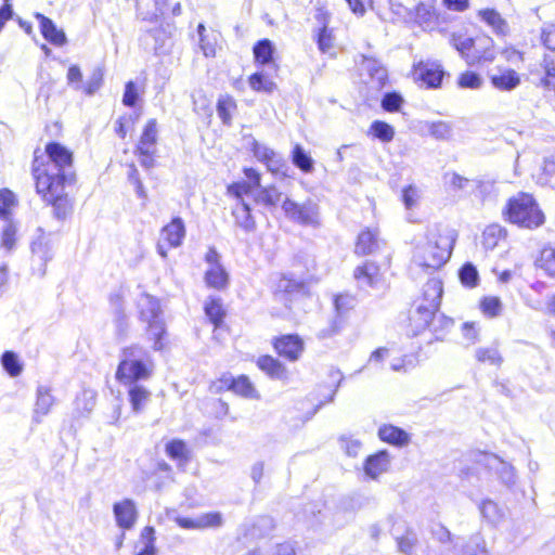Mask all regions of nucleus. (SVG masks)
Here are the masks:
<instances>
[{
  "mask_svg": "<svg viewBox=\"0 0 555 555\" xmlns=\"http://www.w3.org/2000/svg\"><path fill=\"white\" fill-rule=\"evenodd\" d=\"M44 152L48 160L38 164L36 156L33 166L36 191L52 206L53 217L65 220L73 212V201L67 192L76 182L73 153L59 142L48 143Z\"/></svg>",
  "mask_w": 555,
  "mask_h": 555,
  "instance_id": "1",
  "label": "nucleus"
},
{
  "mask_svg": "<svg viewBox=\"0 0 555 555\" xmlns=\"http://www.w3.org/2000/svg\"><path fill=\"white\" fill-rule=\"evenodd\" d=\"M456 236V232L446 224H429L424 238L415 244L412 270L431 274L442 268L451 257Z\"/></svg>",
  "mask_w": 555,
  "mask_h": 555,
  "instance_id": "2",
  "label": "nucleus"
},
{
  "mask_svg": "<svg viewBox=\"0 0 555 555\" xmlns=\"http://www.w3.org/2000/svg\"><path fill=\"white\" fill-rule=\"evenodd\" d=\"M442 282L433 278L427 281L423 289L422 302L416 307L410 317L413 335L429 328L436 339H442L446 331L452 326L453 321L442 314H437L442 297Z\"/></svg>",
  "mask_w": 555,
  "mask_h": 555,
  "instance_id": "3",
  "label": "nucleus"
},
{
  "mask_svg": "<svg viewBox=\"0 0 555 555\" xmlns=\"http://www.w3.org/2000/svg\"><path fill=\"white\" fill-rule=\"evenodd\" d=\"M154 370L150 352L140 345H131L121 350L115 377L122 386L141 384L153 376Z\"/></svg>",
  "mask_w": 555,
  "mask_h": 555,
  "instance_id": "4",
  "label": "nucleus"
},
{
  "mask_svg": "<svg viewBox=\"0 0 555 555\" xmlns=\"http://www.w3.org/2000/svg\"><path fill=\"white\" fill-rule=\"evenodd\" d=\"M139 320L146 323V334L150 340H154L153 349L160 351L164 348L163 339L166 335V324L159 300L146 293H142L137 299Z\"/></svg>",
  "mask_w": 555,
  "mask_h": 555,
  "instance_id": "5",
  "label": "nucleus"
},
{
  "mask_svg": "<svg viewBox=\"0 0 555 555\" xmlns=\"http://www.w3.org/2000/svg\"><path fill=\"white\" fill-rule=\"evenodd\" d=\"M508 220L521 228L535 229L544 223L545 217L530 194L521 193L508 201Z\"/></svg>",
  "mask_w": 555,
  "mask_h": 555,
  "instance_id": "6",
  "label": "nucleus"
},
{
  "mask_svg": "<svg viewBox=\"0 0 555 555\" xmlns=\"http://www.w3.org/2000/svg\"><path fill=\"white\" fill-rule=\"evenodd\" d=\"M479 42L485 49L481 54H478L479 51L476 48V41L472 37H467L462 34H452L450 37V44L456 49L463 57H465L468 64H473L475 61H493L494 52L489 48V46L492 44V39L486 37L479 39Z\"/></svg>",
  "mask_w": 555,
  "mask_h": 555,
  "instance_id": "7",
  "label": "nucleus"
},
{
  "mask_svg": "<svg viewBox=\"0 0 555 555\" xmlns=\"http://www.w3.org/2000/svg\"><path fill=\"white\" fill-rule=\"evenodd\" d=\"M386 522L389 526V533L397 543L398 552L403 555H414L418 545L415 530L396 515H389Z\"/></svg>",
  "mask_w": 555,
  "mask_h": 555,
  "instance_id": "8",
  "label": "nucleus"
},
{
  "mask_svg": "<svg viewBox=\"0 0 555 555\" xmlns=\"http://www.w3.org/2000/svg\"><path fill=\"white\" fill-rule=\"evenodd\" d=\"M40 234L31 242V268L35 274L42 278L46 275L47 263L52 260L54 253V243L50 234H44L42 229H38Z\"/></svg>",
  "mask_w": 555,
  "mask_h": 555,
  "instance_id": "9",
  "label": "nucleus"
},
{
  "mask_svg": "<svg viewBox=\"0 0 555 555\" xmlns=\"http://www.w3.org/2000/svg\"><path fill=\"white\" fill-rule=\"evenodd\" d=\"M282 210L286 218L302 225H312L317 223L318 206L311 202L299 205L288 197L282 203Z\"/></svg>",
  "mask_w": 555,
  "mask_h": 555,
  "instance_id": "10",
  "label": "nucleus"
},
{
  "mask_svg": "<svg viewBox=\"0 0 555 555\" xmlns=\"http://www.w3.org/2000/svg\"><path fill=\"white\" fill-rule=\"evenodd\" d=\"M282 210L286 218L302 225H312L317 223L318 206L311 202L299 205L288 197L282 203Z\"/></svg>",
  "mask_w": 555,
  "mask_h": 555,
  "instance_id": "11",
  "label": "nucleus"
},
{
  "mask_svg": "<svg viewBox=\"0 0 555 555\" xmlns=\"http://www.w3.org/2000/svg\"><path fill=\"white\" fill-rule=\"evenodd\" d=\"M272 346L280 357L289 362L299 360L305 350V343L297 334H285L274 337Z\"/></svg>",
  "mask_w": 555,
  "mask_h": 555,
  "instance_id": "12",
  "label": "nucleus"
},
{
  "mask_svg": "<svg viewBox=\"0 0 555 555\" xmlns=\"http://www.w3.org/2000/svg\"><path fill=\"white\" fill-rule=\"evenodd\" d=\"M444 74L441 64L435 61H421L414 65L416 79L430 89H436L441 86Z\"/></svg>",
  "mask_w": 555,
  "mask_h": 555,
  "instance_id": "13",
  "label": "nucleus"
},
{
  "mask_svg": "<svg viewBox=\"0 0 555 555\" xmlns=\"http://www.w3.org/2000/svg\"><path fill=\"white\" fill-rule=\"evenodd\" d=\"M113 513L118 527L129 530L138 518V511L133 500L124 499L113 505Z\"/></svg>",
  "mask_w": 555,
  "mask_h": 555,
  "instance_id": "14",
  "label": "nucleus"
},
{
  "mask_svg": "<svg viewBox=\"0 0 555 555\" xmlns=\"http://www.w3.org/2000/svg\"><path fill=\"white\" fill-rule=\"evenodd\" d=\"M454 551L459 555H489L487 543L479 532L472 534L468 539L456 537Z\"/></svg>",
  "mask_w": 555,
  "mask_h": 555,
  "instance_id": "15",
  "label": "nucleus"
},
{
  "mask_svg": "<svg viewBox=\"0 0 555 555\" xmlns=\"http://www.w3.org/2000/svg\"><path fill=\"white\" fill-rule=\"evenodd\" d=\"M305 284L300 281L283 276L278 284V292L275 293V298L279 301L285 304L286 309L291 310V302L293 297L305 295Z\"/></svg>",
  "mask_w": 555,
  "mask_h": 555,
  "instance_id": "16",
  "label": "nucleus"
},
{
  "mask_svg": "<svg viewBox=\"0 0 555 555\" xmlns=\"http://www.w3.org/2000/svg\"><path fill=\"white\" fill-rule=\"evenodd\" d=\"M56 399L52 395V389L46 385H39L36 389V401L34 406L33 420L41 423L42 417L51 412Z\"/></svg>",
  "mask_w": 555,
  "mask_h": 555,
  "instance_id": "17",
  "label": "nucleus"
},
{
  "mask_svg": "<svg viewBox=\"0 0 555 555\" xmlns=\"http://www.w3.org/2000/svg\"><path fill=\"white\" fill-rule=\"evenodd\" d=\"M35 17L38 20L41 35L47 41L57 47H62L66 43L65 33L59 29L51 18L41 13H36Z\"/></svg>",
  "mask_w": 555,
  "mask_h": 555,
  "instance_id": "18",
  "label": "nucleus"
},
{
  "mask_svg": "<svg viewBox=\"0 0 555 555\" xmlns=\"http://www.w3.org/2000/svg\"><path fill=\"white\" fill-rule=\"evenodd\" d=\"M185 236L184 222L180 217H176L170 223L165 225L160 232V237L166 242L168 247H178L182 244Z\"/></svg>",
  "mask_w": 555,
  "mask_h": 555,
  "instance_id": "19",
  "label": "nucleus"
},
{
  "mask_svg": "<svg viewBox=\"0 0 555 555\" xmlns=\"http://www.w3.org/2000/svg\"><path fill=\"white\" fill-rule=\"evenodd\" d=\"M362 66L367 73L376 88L382 89L386 86L388 80L387 68L376 59L366 55H361Z\"/></svg>",
  "mask_w": 555,
  "mask_h": 555,
  "instance_id": "20",
  "label": "nucleus"
},
{
  "mask_svg": "<svg viewBox=\"0 0 555 555\" xmlns=\"http://www.w3.org/2000/svg\"><path fill=\"white\" fill-rule=\"evenodd\" d=\"M390 464L387 451H378L377 453L366 457L364 463V472L372 479H376L383 473L388 470Z\"/></svg>",
  "mask_w": 555,
  "mask_h": 555,
  "instance_id": "21",
  "label": "nucleus"
},
{
  "mask_svg": "<svg viewBox=\"0 0 555 555\" xmlns=\"http://www.w3.org/2000/svg\"><path fill=\"white\" fill-rule=\"evenodd\" d=\"M354 279L360 287H376L379 280V268L376 263L366 261L363 266L356 268L353 272Z\"/></svg>",
  "mask_w": 555,
  "mask_h": 555,
  "instance_id": "22",
  "label": "nucleus"
},
{
  "mask_svg": "<svg viewBox=\"0 0 555 555\" xmlns=\"http://www.w3.org/2000/svg\"><path fill=\"white\" fill-rule=\"evenodd\" d=\"M492 86L500 91H512L520 85V77L514 69H500L490 76Z\"/></svg>",
  "mask_w": 555,
  "mask_h": 555,
  "instance_id": "23",
  "label": "nucleus"
},
{
  "mask_svg": "<svg viewBox=\"0 0 555 555\" xmlns=\"http://www.w3.org/2000/svg\"><path fill=\"white\" fill-rule=\"evenodd\" d=\"M128 388L129 402L135 414L141 413L151 400V391L142 384L124 385Z\"/></svg>",
  "mask_w": 555,
  "mask_h": 555,
  "instance_id": "24",
  "label": "nucleus"
},
{
  "mask_svg": "<svg viewBox=\"0 0 555 555\" xmlns=\"http://www.w3.org/2000/svg\"><path fill=\"white\" fill-rule=\"evenodd\" d=\"M232 215L237 227L245 232H253L256 229V221L251 216V208L244 199L236 202L232 208Z\"/></svg>",
  "mask_w": 555,
  "mask_h": 555,
  "instance_id": "25",
  "label": "nucleus"
},
{
  "mask_svg": "<svg viewBox=\"0 0 555 555\" xmlns=\"http://www.w3.org/2000/svg\"><path fill=\"white\" fill-rule=\"evenodd\" d=\"M257 366L272 379H285L287 370L285 365L272 356H261L257 360Z\"/></svg>",
  "mask_w": 555,
  "mask_h": 555,
  "instance_id": "26",
  "label": "nucleus"
},
{
  "mask_svg": "<svg viewBox=\"0 0 555 555\" xmlns=\"http://www.w3.org/2000/svg\"><path fill=\"white\" fill-rule=\"evenodd\" d=\"M221 383L224 384L233 392L245 398H255L256 389L246 375H241L236 378L232 376H223Z\"/></svg>",
  "mask_w": 555,
  "mask_h": 555,
  "instance_id": "27",
  "label": "nucleus"
},
{
  "mask_svg": "<svg viewBox=\"0 0 555 555\" xmlns=\"http://www.w3.org/2000/svg\"><path fill=\"white\" fill-rule=\"evenodd\" d=\"M379 244L377 232L366 229L358 235L354 253L360 256L374 254L379 248Z\"/></svg>",
  "mask_w": 555,
  "mask_h": 555,
  "instance_id": "28",
  "label": "nucleus"
},
{
  "mask_svg": "<svg viewBox=\"0 0 555 555\" xmlns=\"http://www.w3.org/2000/svg\"><path fill=\"white\" fill-rule=\"evenodd\" d=\"M96 402V392L92 389H83L76 396L74 405L75 417H86L94 409Z\"/></svg>",
  "mask_w": 555,
  "mask_h": 555,
  "instance_id": "29",
  "label": "nucleus"
},
{
  "mask_svg": "<svg viewBox=\"0 0 555 555\" xmlns=\"http://www.w3.org/2000/svg\"><path fill=\"white\" fill-rule=\"evenodd\" d=\"M378 437L380 440L397 447L406 446L410 441L408 433L393 425H384L379 427Z\"/></svg>",
  "mask_w": 555,
  "mask_h": 555,
  "instance_id": "30",
  "label": "nucleus"
},
{
  "mask_svg": "<svg viewBox=\"0 0 555 555\" xmlns=\"http://www.w3.org/2000/svg\"><path fill=\"white\" fill-rule=\"evenodd\" d=\"M291 159L293 165L304 173H311L314 170V159L310 153L307 152L304 146L296 143L291 153Z\"/></svg>",
  "mask_w": 555,
  "mask_h": 555,
  "instance_id": "31",
  "label": "nucleus"
},
{
  "mask_svg": "<svg viewBox=\"0 0 555 555\" xmlns=\"http://www.w3.org/2000/svg\"><path fill=\"white\" fill-rule=\"evenodd\" d=\"M109 302L114 309V318L116 324V332L118 336L126 334L128 330V318L124 309L122 297L120 294H112Z\"/></svg>",
  "mask_w": 555,
  "mask_h": 555,
  "instance_id": "32",
  "label": "nucleus"
},
{
  "mask_svg": "<svg viewBox=\"0 0 555 555\" xmlns=\"http://www.w3.org/2000/svg\"><path fill=\"white\" fill-rule=\"evenodd\" d=\"M479 16L483 22L492 27L499 36H505L508 33V24L494 9H485L479 11Z\"/></svg>",
  "mask_w": 555,
  "mask_h": 555,
  "instance_id": "33",
  "label": "nucleus"
},
{
  "mask_svg": "<svg viewBox=\"0 0 555 555\" xmlns=\"http://www.w3.org/2000/svg\"><path fill=\"white\" fill-rule=\"evenodd\" d=\"M205 282L209 287L223 289L229 283V274L223 266L209 267L205 272Z\"/></svg>",
  "mask_w": 555,
  "mask_h": 555,
  "instance_id": "34",
  "label": "nucleus"
},
{
  "mask_svg": "<svg viewBox=\"0 0 555 555\" xmlns=\"http://www.w3.org/2000/svg\"><path fill=\"white\" fill-rule=\"evenodd\" d=\"M428 133L436 140L449 141L453 137V125L450 121H425Z\"/></svg>",
  "mask_w": 555,
  "mask_h": 555,
  "instance_id": "35",
  "label": "nucleus"
},
{
  "mask_svg": "<svg viewBox=\"0 0 555 555\" xmlns=\"http://www.w3.org/2000/svg\"><path fill=\"white\" fill-rule=\"evenodd\" d=\"M204 311L215 326H219L223 322L225 312L220 298L208 297L204 304Z\"/></svg>",
  "mask_w": 555,
  "mask_h": 555,
  "instance_id": "36",
  "label": "nucleus"
},
{
  "mask_svg": "<svg viewBox=\"0 0 555 555\" xmlns=\"http://www.w3.org/2000/svg\"><path fill=\"white\" fill-rule=\"evenodd\" d=\"M282 193L274 186L259 188L256 195L255 202L266 207H275L281 201Z\"/></svg>",
  "mask_w": 555,
  "mask_h": 555,
  "instance_id": "37",
  "label": "nucleus"
},
{
  "mask_svg": "<svg viewBox=\"0 0 555 555\" xmlns=\"http://www.w3.org/2000/svg\"><path fill=\"white\" fill-rule=\"evenodd\" d=\"M415 22L422 27H433L437 22L435 7L424 2L415 7Z\"/></svg>",
  "mask_w": 555,
  "mask_h": 555,
  "instance_id": "38",
  "label": "nucleus"
},
{
  "mask_svg": "<svg viewBox=\"0 0 555 555\" xmlns=\"http://www.w3.org/2000/svg\"><path fill=\"white\" fill-rule=\"evenodd\" d=\"M369 134L383 143H389L395 138V128L386 121L374 120L369 128Z\"/></svg>",
  "mask_w": 555,
  "mask_h": 555,
  "instance_id": "39",
  "label": "nucleus"
},
{
  "mask_svg": "<svg viewBox=\"0 0 555 555\" xmlns=\"http://www.w3.org/2000/svg\"><path fill=\"white\" fill-rule=\"evenodd\" d=\"M236 109V102L230 95L220 96L217 102V114L222 124L230 126L232 122V113Z\"/></svg>",
  "mask_w": 555,
  "mask_h": 555,
  "instance_id": "40",
  "label": "nucleus"
},
{
  "mask_svg": "<svg viewBox=\"0 0 555 555\" xmlns=\"http://www.w3.org/2000/svg\"><path fill=\"white\" fill-rule=\"evenodd\" d=\"M274 46L269 39L259 40L254 47L256 62L261 65L270 64L273 60Z\"/></svg>",
  "mask_w": 555,
  "mask_h": 555,
  "instance_id": "41",
  "label": "nucleus"
},
{
  "mask_svg": "<svg viewBox=\"0 0 555 555\" xmlns=\"http://www.w3.org/2000/svg\"><path fill=\"white\" fill-rule=\"evenodd\" d=\"M157 142V121L156 119H150L142 132L137 149H156Z\"/></svg>",
  "mask_w": 555,
  "mask_h": 555,
  "instance_id": "42",
  "label": "nucleus"
},
{
  "mask_svg": "<svg viewBox=\"0 0 555 555\" xmlns=\"http://www.w3.org/2000/svg\"><path fill=\"white\" fill-rule=\"evenodd\" d=\"M249 86L255 91L266 93H272L276 88V85L262 72L255 73L249 77Z\"/></svg>",
  "mask_w": 555,
  "mask_h": 555,
  "instance_id": "43",
  "label": "nucleus"
},
{
  "mask_svg": "<svg viewBox=\"0 0 555 555\" xmlns=\"http://www.w3.org/2000/svg\"><path fill=\"white\" fill-rule=\"evenodd\" d=\"M404 100L399 92H386L380 101V106L385 112L396 113L402 107Z\"/></svg>",
  "mask_w": 555,
  "mask_h": 555,
  "instance_id": "44",
  "label": "nucleus"
},
{
  "mask_svg": "<svg viewBox=\"0 0 555 555\" xmlns=\"http://www.w3.org/2000/svg\"><path fill=\"white\" fill-rule=\"evenodd\" d=\"M1 363L3 369L12 376H18L22 373V364L18 357L13 351H5L1 356Z\"/></svg>",
  "mask_w": 555,
  "mask_h": 555,
  "instance_id": "45",
  "label": "nucleus"
},
{
  "mask_svg": "<svg viewBox=\"0 0 555 555\" xmlns=\"http://www.w3.org/2000/svg\"><path fill=\"white\" fill-rule=\"evenodd\" d=\"M490 461L492 462H495L498 463V465L500 466L498 468V474H499V477L500 479L502 480V482L506 486H512L515 483V480H516V476H515V472H514V467L503 461H500L496 456L492 455L491 457H489V465H491Z\"/></svg>",
  "mask_w": 555,
  "mask_h": 555,
  "instance_id": "46",
  "label": "nucleus"
},
{
  "mask_svg": "<svg viewBox=\"0 0 555 555\" xmlns=\"http://www.w3.org/2000/svg\"><path fill=\"white\" fill-rule=\"evenodd\" d=\"M538 266L548 275L555 276V249L544 247L541 250L540 258L537 260Z\"/></svg>",
  "mask_w": 555,
  "mask_h": 555,
  "instance_id": "47",
  "label": "nucleus"
},
{
  "mask_svg": "<svg viewBox=\"0 0 555 555\" xmlns=\"http://www.w3.org/2000/svg\"><path fill=\"white\" fill-rule=\"evenodd\" d=\"M103 77H104V72L101 67L98 66V67L93 68L88 80L82 86L83 92L89 96L93 95L102 87Z\"/></svg>",
  "mask_w": 555,
  "mask_h": 555,
  "instance_id": "48",
  "label": "nucleus"
},
{
  "mask_svg": "<svg viewBox=\"0 0 555 555\" xmlns=\"http://www.w3.org/2000/svg\"><path fill=\"white\" fill-rule=\"evenodd\" d=\"M475 356L478 362H488L495 366H500L503 361L499 350L495 347L478 348Z\"/></svg>",
  "mask_w": 555,
  "mask_h": 555,
  "instance_id": "49",
  "label": "nucleus"
},
{
  "mask_svg": "<svg viewBox=\"0 0 555 555\" xmlns=\"http://www.w3.org/2000/svg\"><path fill=\"white\" fill-rule=\"evenodd\" d=\"M153 37L155 39L154 51L156 55H166L170 52L172 42L166 31L163 29L153 30Z\"/></svg>",
  "mask_w": 555,
  "mask_h": 555,
  "instance_id": "50",
  "label": "nucleus"
},
{
  "mask_svg": "<svg viewBox=\"0 0 555 555\" xmlns=\"http://www.w3.org/2000/svg\"><path fill=\"white\" fill-rule=\"evenodd\" d=\"M482 517L491 524H496L501 517V509L498 504L491 500H483L479 505Z\"/></svg>",
  "mask_w": 555,
  "mask_h": 555,
  "instance_id": "51",
  "label": "nucleus"
},
{
  "mask_svg": "<svg viewBox=\"0 0 555 555\" xmlns=\"http://www.w3.org/2000/svg\"><path fill=\"white\" fill-rule=\"evenodd\" d=\"M539 183L555 188V159L545 158L542 166V171L538 177Z\"/></svg>",
  "mask_w": 555,
  "mask_h": 555,
  "instance_id": "52",
  "label": "nucleus"
},
{
  "mask_svg": "<svg viewBox=\"0 0 555 555\" xmlns=\"http://www.w3.org/2000/svg\"><path fill=\"white\" fill-rule=\"evenodd\" d=\"M334 306L339 319L356 306V298L349 294L337 295L334 299Z\"/></svg>",
  "mask_w": 555,
  "mask_h": 555,
  "instance_id": "53",
  "label": "nucleus"
},
{
  "mask_svg": "<svg viewBox=\"0 0 555 555\" xmlns=\"http://www.w3.org/2000/svg\"><path fill=\"white\" fill-rule=\"evenodd\" d=\"M459 276L463 285L474 287L478 283V271L474 264L467 262L459 271Z\"/></svg>",
  "mask_w": 555,
  "mask_h": 555,
  "instance_id": "54",
  "label": "nucleus"
},
{
  "mask_svg": "<svg viewBox=\"0 0 555 555\" xmlns=\"http://www.w3.org/2000/svg\"><path fill=\"white\" fill-rule=\"evenodd\" d=\"M457 85L462 89H479L482 85V79L476 72L467 70L460 75Z\"/></svg>",
  "mask_w": 555,
  "mask_h": 555,
  "instance_id": "55",
  "label": "nucleus"
},
{
  "mask_svg": "<svg viewBox=\"0 0 555 555\" xmlns=\"http://www.w3.org/2000/svg\"><path fill=\"white\" fill-rule=\"evenodd\" d=\"M480 308L486 315L494 318L501 313L502 302L499 297H485L480 301Z\"/></svg>",
  "mask_w": 555,
  "mask_h": 555,
  "instance_id": "56",
  "label": "nucleus"
},
{
  "mask_svg": "<svg viewBox=\"0 0 555 555\" xmlns=\"http://www.w3.org/2000/svg\"><path fill=\"white\" fill-rule=\"evenodd\" d=\"M166 452L172 460H185L188 457V450L184 441L171 440L166 444Z\"/></svg>",
  "mask_w": 555,
  "mask_h": 555,
  "instance_id": "57",
  "label": "nucleus"
},
{
  "mask_svg": "<svg viewBox=\"0 0 555 555\" xmlns=\"http://www.w3.org/2000/svg\"><path fill=\"white\" fill-rule=\"evenodd\" d=\"M223 519L219 512L205 513L198 516L199 529L219 528L222 526Z\"/></svg>",
  "mask_w": 555,
  "mask_h": 555,
  "instance_id": "58",
  "label": "nucleus"
},
{
  "mask_svg": "<svg viewBox=\"0 0 555 555\" xmlns=\"http://www.w3.org/2000/svg\"><path fill=\"white\" fill-rule=\"evenodd\" d=\"M544 77L541 79V83L548 90L555 91V64L553 60L544 57L543 60Z\"/></svg>",
  "mask_w": 555,
  "mask_h": 555,
  "instance_id": "59",
  "label": "nucleus"
},
{
  "mask_svg": "<svg viewBox=\"0 0 555 555\" xmlns=\"http://www.w3.org/2000/svg\"><path fill=\"white\" fill-rule=\"evenodd\" d=\"M16 232L17 229L11 221H9L2 229L1 246L9 251L15 246Z\"/></svg>",
  "mask_w": 555,
  "mask_h": 555,
  "instance_id": "60",
  "label": "nucleus"
},
{
  "mask_svg": "<svg viewBox=\"0 0 555 555\" xmlns=\"http://www.w3.org/2000/svg\"><path fill=\"white\" fill-rule=\"evenodd\" d=\"M197 33L199 36V48L203 51L204 55L207 57L215 56V54H216L215 42H212L208 38V36L205 34L206 28L203 24H198Z\"/></svg>",
  "mask_w": 555,
  "mask_h": 555,
  "instance_id": "61",
  "label": "nucleus"
},
{
  "mask_svg": "<svg viewBox=\"0 0 555 555\" xmlns=\"http://www.w3.org/2000/svg\"><path fill=\"white\" fill-rule=\"evenodd\" d=\"M339 444L340 448L345 451V453L351 457L358 456L362 448V443L360 440L345 436L339 438Z\"/></svg>",
  "mask_w": 555,
  "mask_h": 555,
  "instance_id": "62",
  "label": "nucleus"
},
{
  "mask_svg": "<svg viewBox=\"0 0 555 555\" xmlns=\"http://www.w3.org/2000/svg\"><path fill=\"white\" fill-rule=\"evenodd\" d=\"M14 194L4 189L0 190V218L7 219L10 215V209L14 205Z\"/></svg>",
  "mask_w": 555,
  "mask_h": 555,
  "instance_id": "63",
  "label": "nucleus"
},
{
  "mask_svg": "<svg viewBox=\"0 0 555 555\" xmlns=\"http://www.w3.org/2000/svg\"><path fill=\"white\" fill-rule=\"evenodd\" d=\"M253 188L250 183L245 181L234 182L228 186V194L232 195L236 198V202L244 199V195H248L253 192Z\"/></svg>",
  "mask_w": 555,
  "mask_h": 555,
  "instance_id": "64",
  "label": "nucleus"
}]
</instances>
